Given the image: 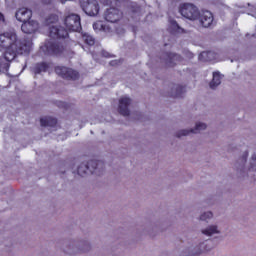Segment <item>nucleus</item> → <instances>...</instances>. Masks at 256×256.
<instances>
[{
  "label": "nucleus",
  "mask_w": 256,
  "mask_h": 256,
  "mask_svg": "<svg viewBox=\"0 0 256 256\" xmlns=\"http://www.w3.org/2000/svg\"><path fill=\"white\" fill-rule=\"evenodd\" d=\"M5 49L4 59L11 62L17 55L31 51V41L19 40L15 31H8L0 34V51Z\"/></svg>",
  "instance_id": "obj_1"
},
{
  "label": "nucleus",
  "mask_w": 256,
  "mask_h": 256,
  "mask_svg": "<svg viewBox=\"0 0 256 256\" xmlns=\"http://www.w3.org/2000/svg\"><path fill=\"white\" fill-rule=\"evenodd\" d=\"M249 159V163H247ZM234 173L237 179L245 181L256 173V151H254L249 158V150H245L234 162Z\"/></svg>",
  "instance_id": "obj_2"
},
{
  "label": "nucleus",
  "mask_w": 256,
  "mask_h": 256,
  "mask_svg": "<svg viewBox=\"0 0 256 256\" xmlns=\"http://www.w3.org/2000/svg\"><path fill=\"white\" fill-rule=\"evenodd\" d=\"M50 41L46 42L42 47V50L46 55H59L65 50L63 45L57 41V39H65L69 37V32L65 30L62 26H51L49 28Z\"/></svg>",
  "instance_id": "obj_3"
},
{
  "label": "nucleus",
  "mask_w": 256,
  "mask_h": 256,
  "mask_svg": "<svg viewBox=\"0 0 256 256\" xmlns=\"http://www.w3.org/2000/svg\"><path fill=\"white\" fill-rule=\"evenodd\" d=\"M103 171H105V163L99 160H91L87 163H81L78 166V175H80V177H85V175H89V173L103 175Z\"/></svg>",
  "instance_id": "obj_4"
},
{
  "label": "nucleus",
  "mask_w": 256,
  "mask_h": 256,
  "mask_svg": "<svg viewBox=\"0 0 256 256\" xmlns=\"http://www.w3.org/2000/svg\"><path fill=\"white\" fill-rule=\"evenodd\" d=\"M180 13L185 19L190 21H197L199 19V8L191 3H185L180 6Z\"/></svg>",
  "instance_id": "obj_5"
},
{
  "label": "nucleus",
  "mask_w": 256,
  "mask_h": 256,
  "mask_svg": "<svg viewBox=\"0 0 256 256\" xmlns=\"http://www.w3.org/2000/svg\"><path fill=\"white\" fill-rule=\"evenodd\" d=\"M64 25L68 31L79 32L81 30V16L77 14H70L65 17Z\"/></svg>",
  "instance_id": "obj_6"
},
{
  "label": "nucleus",
  "mask_w": 256,
  "mask_h": 256,
  "mask_svg": "<svg viewBox=\"0 0 256 256\" xmlns=\"http://www.w3.org/2000/svg\"><path fill=\"white\" fill-rule=\"evenodd\" d=\"M83 11L90 17H95L99 14V1L97 0H82L80 3Z\"/></svg>",
  "instance_id": "obj_7"
},
{
  "label": "nucleus",
  "mask_w": 256,
  "mask_h": 256,
  "mask_svg": "<svg viewBox=\"0 0 256 256\" xmlns=\"http://www.w3.org/2000/svg\"><path fill=\"white\" fill-rule=\"evenodd\" d=\"M68 247L67 253H70V255H75V253H90L91 249H93L91 242L88 240L80 241L77 246L69 244Z\"/></svg>",
  "instance_id": "obj_8"
},
{
  "label": "nucleus",
  "mask_w": 256,
  "mask_h": 256,
  "mask_svg": "<svg viewBox=\"0 0 256 256\" xmlns=\"http://www.w3.org/2000/svg\"><path fill=\"white\" fill-rule=\"evenodd\" d=\"M131 103L133 100L129 96H122L118 100V113L123 117H129L131 115Z\"/></svg>",
  "instance_id": "obj_9"
},
{
  "label": "nucleus",
  "mask_w": 256,
  "mask_h": 256,
  "mask_svg": "<svg viewBox=\"0 0 256 256\" xmlns=\"http://www.w3.org/2000/svg\"><path fill=\"white\" fill-rule=\"evenodd\" d=\"M162 59L167 67H175L177 63H181V61H183L181 55L175 53H164L162 54Z\"/></svg>",
  "instance_id": "obj_10"
},
{
  "label": "nucleus",
  "mask_w": 256,
  "mask_h": 256,
  "mask_svg": "<svg viewBox=\"0 0 256 256\" xmlns=\"http://www.w3.org/2000/svg\"><path fill=\"white\" fill-rule=\"evenodd\" d=\"M121 17H123V13L117 8H109L104 14V19L108 21V23H117Z\"/></svg>",
  "instance_id": "obj_11"
},
{
  "label": "nucleus",
  "mask_w": 256,
  "mask_h": 256,
  "mask_svg": "<svg viewBox=\"0 0 256 256\" xmlns=\"http://www.w3.org/2000/svg\"><path fill=\"white\" fill-rule=\"evenodd\" d=\"M199 22L202 25V27H211V25H213V13H211V11L205 10L202 11L201 14L199 12V16H198Z\"/></svg>",
  "instance_id": "obj_12"
},
{
  "label": "nucleus",
  "mask_w": 256,
  "mask_h": 256,
  "mask_svg": "<svg viewBox=\"0 0 256 256\" xmlns=\"http://www.w3.org/2000/svg\"><path fill=\"white\" fill-rule=\"evenodd\" d=\"M21 29L23 33L27 35H31V33H35L37 29H39V24L35 20H27L23 22Z\"/></svg>",
  "instance_id": "obj_13"
},
{
  "label": "nucleus",
  "mask_w": 256,
  "mask_h": 256,
  "mask_svg": "<svg viewBox=\"0 0 256 256\" xmlns=\"http://www.w3.org/2000/svg\"><path fill=\"white\" fill-rule=\"evenodd\" d=\"M32 16L33 12L27 8H20L15 14L17 21H20L21 23L31 20Z\"/></svg>",
  "instance_id": "obj_14"
},
{
  "label": "nucleus",
  "mask_w": 256,
  "mask_h": 256,
  "mask_svg": "<svg viewBox=\"0 0 256 256\" xmlns=\"http://www.w3.org/2000/svg\"><path fill=\"white\" fill-rule=\"evenodd\" d=\"M201 233L206 237H213L215 235H221V228L217 224H210L206 228H203Z\"/></svg>",
  "instance_id": "obj_15"
},
{
  "label": "nucleus",
  "mask_w": 256,
  "mask_h": 256,
  "mask_svg": "<svg viewBox=\"0 0 256 256\" xmlns=\"http://www.w3.org/2000/svg\"><path fill=\"white\" fill-rule=\"evenodd\" d=\"M185 93V87L179 84H171L169 87L168 95L170 97H181Z\"/></svg>",
  "instance_id": "obj_16"
},
{
  "label": "nucleus",
  "mask_w": 256,
  "mask_h": 256,
  "mask_svg": "<svg viewBox=\"0 0 256 256\" xmlns=\"http://www.w3.org/2000/svg\"><path fill=\"white\" fill-rule=\"evenodd\" d=\"M223 79V74H221V72L219 71H215L212 73V80L209 83V87L210 89H217V87H219V85H221V81Z\"/></svg>",
  "instance_id": "obj_17"
},
{
  "label": "nucleus",
  "mask_w": 256,
  "mask_h": 256,
  "mask_svg": "<svg viewBox=\"0 0 256 256\" xmlns=\"http://www.w3.org/2000/svg\"><path fill=\"white\" fill-rule=\"evenodd\" d=\"M195 249L196 255H201L202 253H209V251H211V249L213 248L211 247V245H209V243L201 242L199 245L196 246Z\"/></svg>",
  "instance_id": "obj_18"
},
{
  "label": "nucleus",
  "mask_w": 256,
  "mask_h": 256,
  "mask_svg": "<svg viewBox=\"0 0 256 256\" xmlns=\"http://www.w3.org/2000/svg\"><path fill=\"white\" fill-rule=\"evenodd\" d=\"M63 79H66L67 81H76V79H79V72L73 68H68L66 74H64Z\"/></svg>",
  "instance_id": "obj_19"
},
{
  "label": "nucleus",
  "mask_w": 256,
  "mask_h": 256,
  "mask_svg": "<svg viewBox=\"0 0 256 256\" xmlns=\"http://www.w3.org/2000/svg\"><path fill=\"white\" fill-rule=\"evenodd\" d=\"M49 69V64L42 62L38 63L33 67V73L35 75H39L41 73H45Z\"/></svg>",
  "instance_id": "obj_20"
},
{
  "label": "nucleus",
  "mask_w": 256,
  "mask_h": 256,
  "mask_svg": "<svg viewBox=\"0 0 256 256\" xmlns=\"http://www.w3.org/2000/svg\"><path fill=\"white\" fill-rule=\"evenodd\" d=\"M192 129V135H199L202 131H207V123L205 122H196L195 126Z\"/></svg>",
  "instance_id": "obj_21"
},
{
  "label": "nucleus",
  "mask_w": 256,
  "mask_h": 256,
  "mask_svg": "<svg viewBox=\"0 0 256 256\" xmlns=\"http://www.w3.org/2000/svg\"><path fill=\"white\" fill-rule=\"evenodd\" d=\"M42 127H55L57 125V119L52 117H44L40 119Z\"/></svg>",
  "instance_id": "obj_22"
},
{
  "label": "nucleus",
  "mask_w": 256,
  "mask_h": 256,
  "mask_svg": "<svg viewBox=\"0 0 256 256\" xmlns=\"http://www.w3.org/2000/svg\"><path fill=\"white\" fill-rule=\"evenodd\" d=\"M189 135H193L192 128L180 129L174 133V137H176V139H182V137H189Z\"/></svg>",
  "instance_id": "obj_23"
},
{
  "label": "nucleus",
  "mask_w": 256,
  "mask_h": 256,
  "mask_svg": "<svg viewBox=\"0 0 256 256\" xmlns=\"http://www.w3.org/2000/svg\"><path fill=\"white\" fill-rule=\"evenodd\" d=\"M214 214L211 211L202 212L200 216L198 217V221H211L213 219Z\"/></svg>",
  "instance_id": "obj_24"
},
{
  "label": "nucleus",
  "mask_w": 256,
  "mask_h": 256,
  "mask_svg": "<svg viewBox=\"0 0 256 256\" xmlns=\"http://www.w3.org/2000/svg\"><path fill=\"white\" fill-rule=\"evenodd\" d=\"M199 59H202L203 61H213L215 59V53L214 52H202L199 56Z\"/></svg>",
  "instance_id": "obj_25"
},
{
  "label": "nucleus",
  "mask_w": 256,
  "mask_h": 256,
  "mask_svg": "<svg viewBox=\"0 0 256 256\" xmlns=\"http://www.w3.org/2000/svg\"><path fill=\"white\" fill-rule=\"evenodd\" d=\"M82 39L86 45H95V38H93V36L89 35L88 33L82 34Z\"/></svg>",
  "instance_id": "obj_26"
},
{
  "label": "nucleus",
  "mask_w": 256,
  "mask_h": 256,
  "mask_svg": "<svg viewBox=\"0 0 256 256\" xmlns=\"http://www.w3.org/2000/svg\"><path fill=\"white\" fill-rule=\"evenodd\" d=\"M69 67L66 66H56L55 67V73L58 74L59 77H62V79L65 77Z\"/></svg>",
  "instance_id": "obj_27"
},
{
  "label": "nucleus",
  "mask_w": 256,
  "mask_h": 256,
  "mask_svg": "<svg viewBox=\"0 0 256 256\" xmlns=\"http://www.w3.org/2000/svg\"><path fill=\"white\" fill-rule=\"evenodd\" d=\"M104 25L101 21H97L93 24V29L94 31H103Z\"/></svg>",
  "instance_id": "obj_28"
},
{
  "label": "nucleus",
  "mask_w": 256,
  "mask_h": 256,
  "mask_svg": "<svg viewBox=\"0 0 256 256\" xmlns=\"http://www.w3.org/2000/svg\"><path fill=\"white\" fill-rule=\"evenodd\" d=\"M58 18L56 15H51L46 19V25H51V23H57Z\"/></svg>",
  "instance_id": "obj_29"
},
{
  "label": "nucleus",
  "mask_w": 256,
  "mask_h": 256,
  "mask_svg": "<svg viewBox=\"0 0 256 256\" xmlns=\"http://www.w3.org/2000/svg\"><path fill=\"white\" fill-rule=\"evenodd\" d=\"M102 31H104V33H111V31H113V29L111 28V26L104 24Z\"/></svg>",
  "instance_id": "obj_30"
},
{
  "label": "nucleus",
  "mask_w": 256,
  "mask_h": 256,
  "mask_svg": "<svg viewBox=\"0 0 256 256\" xmlns=\"http://www.w3.org/2000/svg\"><path fill=\"white\" fill-rule=\"evenodd\" d=\"M104 5H113L115 3V0H103Z\"/></svg>",
  "instance_id": "obj_31"
},
{
  "label": "nucleus",
  "mask_w": 256,
  "mask_h": 256,
  "mask_svg": "<svg viewBox=\"0 0 256 256\" xmlns=\"http://www.w3.org/2000/svg\"><path fill=\"white\" fill-rule=\"evenodd\" d=\"M236 149H237V146H233L231 144L228 146V150L231 152L235 151Z\"/></svg>",
  "instance_id": "obj_32"
},
{
  "label": "nucleus",
  "mask_w": 256,
  "mask_h": 256,
  "mask_svg": "<svg viewBox=\"0 0 256 256\" xmlns=\"http://www.w3.org/2000/svg\"><path fill=\"white\" fill-rule=\"evenodd\" d=\"M186 56L188 59H193V53L186 51Z\"/></svg>",
  "instance_id": "obj_33"
},
{
  "label": "nucleus",
  "mask_w": 256,
  "mask_h": 256,
  "mask_svg": "<svg viewBox=\"0 0 256 256\" xmlns=\"http://www.w3.org/2000/svg\"><path fill=\"white\" fill-rule=\"evenodd\" d=\"M0 21H2L3 23H5V16L3 15V13L0 12Z\"/></svg>",
  "instance_id": "obj_34"
},
{
  "label": "nucleus",
  "mask_w": 256,
  "mask_h": 256,
  "mask_svg": "<svg viewBox=\"0 0 256 256\" xmlns=\"http://www.w3.org/2000/svg\"><path fill=\"white\" fill-rule=\"evenodd\" d=\"M117 63H118L117 60H114V61L110 62V65L115 66V65H117Z\"/></svg>",
  "instance_id": "obj_35"
},
{
  "label": "nucleus",
  "mask_w": 256,
  "mask_h": 256,
  "mask_svg": "<svg viewBox=\"0 0 256 256\" xmlns=\"http://www.w3.org/2000/svg\"><path fill=\"white\" fill-rule=\"evenodd\" d=\"M104 57H109V54L107 52L103 53Z\"/></svg>",
  "instance_id": "obj_36"
}]
</instances>
